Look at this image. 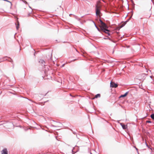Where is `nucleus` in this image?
<instances>
[{
	"label": "nucleus",
	"instance_id": "1",
	"mask_svg": "<svg viewBox=\"0 0 154 154\" xmlns=\"http://www.w3.org/2000/svg\"><path fill=\"white\" fill-rule=\"evenodd\" d=\"M100 21L101 23L100 27L101 30L106 33L109 35V34L108 32H106V31L108 32L109 31V30L107 29L108 28V27L107 26L106 24L104 23L101 20H100Z\"/></svg>",
	"mask_w": 154,
	"mask_h": 154
},
{
	"label": "nucleus",
	"instance_id": "2",
	"mask_svg": "<svg viewBox=\"0 0 154 154\" xmlns=\"http://www.w3.org/2000/svg\"><path fill=\"white\" fill-rule=\"evenodd\" d=\"M100 2H98L96 6V14L97 16H100Z\"/></svg>",
	"mask_w": 154,
	"mask_h": 154
},
{
	"label": "nucleus",
	"instance_id": "3",
	"mask_svg": "<svg viewBox=\"0 0 154 154\" xmlns=\"http://www.w3.org/2000/svg\"><path fill=\"white\" fill-rule=\"evenodd\" d=\"M110 86L113 88H116L118 86L117 84H115L113 82H111L110 83Z\"/></svg>",
	"mask_w": 154,
	"mask_h": 154
},
{
	"label": "nucleus",
	"instance_id": "4",
	"mask_svg": "<svg viewBox=\"0 0 154 154\" xmlns=\"http://www.w3.org/2000/svg\"><path fill=\"white\" fill-rule=\"evenodd\" d=\"M7 153L8 151L6 149H4L2 151V154H8Z\"/></svg>",
	"mask_w": 154,
	"mask_h": 154
},
{
	"label": "nucleus",
	"instance_id": "5",
	"mask_svg": "<svg viewBox=\"0 0 154 154\" xmlns=\"http://www.w3.org/2000/svg\"><path fill=\"white\" fill-rule=\"evenodd\" d=\"M100 97V94H97L95 96V97L93 98V99H94L95 98Z\"/></svg>",
	"mask_w": 154,
	"mask_h": 154
},
{
	"label": "nucleus",
	"instance_id": "6",
	"mask_svg": "<svg viewBox=\"0 0 154 154\" xmlns=\"http://www.w3.org/2000/svg\"><path fill=\"white\" fill-rule=\"evenodd\" d=\"M121 125L123 128L124 129H125L127 128V125H124L123 124H121Z\"/></svg>",
	"mask_w": 154,
	"mask_h": 154
},
{
	"label": "nucleus",
	"instance_id": "7",
	"mask_svg": "<svg viewBox=\"0 0 154 154\" xmlns=\"http://www.w3.org/2000/svg\"><path fill=\"white\" fill-rule=\"evenodd\" d=\"M127 94H128V92H126L125 94L121 95L119 97L121 98V97H125V96H127Z\"/></svg>",
	"mask_w": 154,
	"mask_h": 154
},
{
	"label": "nucleus",
	"instance_id": "8",
	"mask_svg": "<svg viewBox=\"0 0 154 154\" xmlns=\"http://www.w3.org/2000/svg\"><path fill=\"white\" fill-rule=\"evenodd\" d=\"M127 22L126 21L125 22H124L121 25V26H120L121 28L122 27L124 26L125 24H126Z\"/></svg>",
	"mask_w": 154,
	"mask_h": 154
},
{
	"label": "nucleus",
	"instance_id": "9",
	"mask_svg": "<svg viewBox=\"0 0 154 154\" xmlns=\"http://www.w3.org/2000/svg\"><path fill=\"white\" fill-rule=\"evenodd\" d=\"M19 23L18 22V24L16 26V28H17V29H19Z\"/></svg>",
	"mask_w": 154,
	"mask_h": 154
},
{
	"label": "nucleus",
	"instance_id": "10",
	"mask_svg": "<svg viewBox=\"0 0 154 154\" xmlns=\"http://www.w3.org/2000/svg\"><path fill=\"white\" fill-rule=\"evenodd\" d=\"M151 117L152 119H154V114H152L151 115Z\"/></svg>",
	"mask_w": 154,
	"mask_h": 154
},
{
	"label": "nucleus",
	"instance_id": "11",
	"mask_svg": "<svg viewBox=\"0 0 154 154\" xmlns=\"http://www.w3.org/2000/svg\"><path fill=\"white\" fill-rule=\"evenodd\" d=\"M24 2L26 4H27V2L25 1H24Z\"/></svg>",
	"mask_w": 154,
	"mask_h": 154
},
{
	"label": "nucleus",
	"instance_id": "12",
	"mask_svg": "<svg viewBox=\"0 0 154 154\" xmlns=\"http://www.w3.org/2000/svg\"><path fill=\"white\" fill-rule=\"evenodd\" d=\"M146 122L147 123H150L151 122L150 121H146Z\"/></svg>",
	"mask_w": 154,
	"mask_h": 154
},
{
	"label": "nucleus",
	"instance_id": "13",
	"mask_svg": "<svg viewBox=\"0 0 154 154\" xmlns=\"http://www.w3.org/2000/svg\"><path fill=\"white\" fill-rule=\"evenodd\" d=\"M44 127H45V128H47V127H46V126H45Z\"/></svg>",
	"mask_w": 154,
	"mask_h": 154
},
{
	"label": "nucleus",
	"instance_id": "14",
	"mask_svg": "<svg viewBox=\"0 0 154 154\" xmlns=\"http://www.w3.org/2000/svg\"><path fill=\"white\" fill-rule=\"evenodd\" d=\"M94 25H95V26H96V27H97V26H96V25H95V23H94Z\"/></svg>",
	"mask_w": 154,
	"mask_h": 154
}]
</instances>
